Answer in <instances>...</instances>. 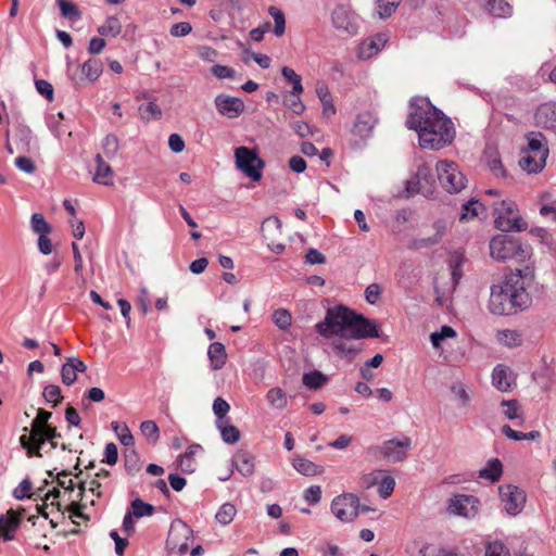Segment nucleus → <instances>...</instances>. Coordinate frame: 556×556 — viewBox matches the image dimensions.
Instances as JSON below:
<instances>
[{
    "label": "nucleus",
    "mask_w": 556,
    "mask_h": 556,
    "mask_svg": "<svg viewBox=\"0 0 556 556\" xmlns=\"http://www.w3.org/2000/svg\"><path fill=\"white\" fill-rule=\"evenodd\" d=\"M406 126L418 132L419 144L424 149L439 150L455 138L452 121L427 98L410 101Z\"/></svg>",
    "instance_id": "f257e3e1"
},
{
    "label": "nucleus",
    "mask_w": 556,
    "mask_h": 556,
    "mask_svg": "<svg viewBox=\"0 0 556 556\" xmlns=\"http://www.w3.org/2000/svg\"><path fill=\"white\" fill-rule=\"evenodd\" d=\"M534 278L533 269L526 266L506 276L502 283L491 287L488 308L494 315H511L525 309L531 304V296L527 291L526 279Z\"/></svg>",
    "instance_id": "f03ea898"
},
{
    "label": "nucleus",
    "mask_w": 556,
    "mask_h": 556,
    "mask_svg": "<svg viewBox=\"0 0 556 556\" xmlns=\"http://www.w3.org/2000/svg\"><path fill=\"white\" fill-rule=\"evenodd\" d=\"M52 414L48 410L39 408L36 418L31 421L30 429L24 428V433L20 437V443L26 450L27 456L41 457L40 451L49 443L50 448L58 446L55 440L61 438L55 427L49 425Z\"/></svg>",
    "instance_id": "7ed1b4c3"
},
{
    "label": "nucleus",
    "mask_w": 556,
    "mask_h": 556,
    "mask_svg": "<svg viewBox=\"0 0 556 556\" xmlns=\"http://www.w3.org/2000/svg\"><path fill=\"white\" fill-rule=\"evenodd\" d=\"M316 332L343 353L348 339V307L338 305L327 309L323 321L316 324Z\"/></svg>",
    "instance_id": "20e7f679"
},
{
    "label": "nucleus",
    "mask_w": 556,
    "mask_h": 556,
    "mask_svg": "<svg viewBox=\"0 0 556 556\" xmlns=\"http://www.w3.org/2000/svg\"><path fill=\"white\" fill-rule=\"evenodd\" d=\"M490 255L493 260L498 262H507L514 260L516 262H525L531 256V248L527 244L510 236V235H496L489 244Z\"/></svg>",
    "instance_id": "39448f33"
},
{
    "label": "nucleus",
    "mask_w": 556,
    "mask_h": 556,
    "mask_svg": "<svg viewBox=\"0 0 556 556\" xmlns=\"http://www.w3.org/2000/svg\"><path fill=\"white\" fill-rule=\"evenodd\" d=\"M494 225L502 231L523 230L527 224L521 219L514 201L503 200L494 203Z\"/></svg>",
    "instance_id": "423d86ee"
},
{
    "label": "nucleus",
    "mask_w": 556,
    "mask_h": 556,
    "mask_svg": "<svg viewBox=\"0 0 556 556\" xmlns=\"http://www.w3.org/2000/svg\"><path fill=\"white\" fill-rule=\"evenodd\" d=\"M235 159L236 166L240 172L253 181L261 180L265 163L254 149L238 147L235 149Z\"/></svg>",
    "instance_id": "0eeeda50"
},
{
    "label": "nucleus",
    "mask_w": 556,
    "mask_h": 556,
    "mask_svg": "<svg viewBox=\"0 0 556 556\" xmlns=\"http://www.w3.org/2000/svg\"><path fill=\"white\" fill-rule=\"evenodd\" d=\"M435 169L440 184L447 192L456 193L466 187V177L455 162L448 160L439 161Z\"/></svg>",
    "instance_id": "6e6552de"
},
{
    "label": "nucleus",
    "mask_w": 556,
    "mask_h": 556,
    "mask_svg": "<svg viewBox=\"0 0 556 556\" xmlns=\"http://www.w3.org/2000/svg\"><path fill=\"white\" fill-rule=\"evenodd\" d=\"M192 541L193 531L186 522L181 520L172 522L166 540V546L170 554H186Z\"/></svg>",
    "instance_id": "1a4fd4ad"
},
{
    "label": "nucleus",
    "mask_w": 556,
    "mask_h": 556,
    "mask_svg": "<svg viewBox=\"0 0 556 556\" xmlns=\"http://www.w3.org/2000/svg\"><path fill=\"white\" fill-rule=\"evenodd\" d=\"M374 125L375 117L369 111L357 114L350 131V148L359 149L365 146L371 136Z\"/></svg>",
    "instance_id": "9d476101"
},
{
    "label": "nucleus",
    "mask_w": 556,
    "mask_h": 556,
    "mask_svg": "<svg viewBox=\"0 0 556 556\" xmlns=\"http://www.w3.org/2000/svg\"><path fill=\"white\" fill-rule=\"evenodd\" d=\"M434 187L435 180L432 170L426 164L420 165L415 177L407 182V191L409 193H420L424 197L431 195L434 191Z\"/></svg>",
    "instance_id": "9b49d317"
},
{
    "label": "nucleus",
    "mask_w": 556,
    "mask_h": 556,
    "mask_svg": "<svg viewBox=\"0 0 556 556\" xmlns=\"http://www.w3.org/2000/svg\"><path fill=\"white\" fill-rule=\"evenodd\" d=\"M480 502L477 497L466 494H456L448 500V513L465 517L473 518L478 515Z\"/></svg>",
    "instance_id": "f8f14e48"
},
{
    "label": "nucleus",
    "mask_w": 556,
    "mask_h": 556,
    "mask_svg": "<svg viewBox=\"0 0 556 556\" xmlns=\"http://www.w3.org/2000/svg\"><path fill=\"white\" fill-rule=\"evenodd\" d=\"M217 113L228 119L239 118L245 111V104L241 98L227 93H218L214 98Z\"/></svg>",
    "instance_id": "ddd939ff"
},
{
    "label": "nucleus",
    "mask_w": 556,
    "mask_h": 556,
    "mask_svg": "<svg viewBox=\"0 0 556 556\" xmlns=\"http://www.w3.org/2000/svg\"><path fill=\"white\" fill-rule=\"evenodd\" d=\"M379 337V329L375 320L350 309V338L366 339Z\"/></svg>",
    "instance_id": "4468645a"
},
{
    "label": "nucleus",
    "mask_w": 556,
    "mask_h": 556,
    "mask_svg": "<svg viewBox=\"0 0 556 556\" xmlns=\"http://www.w3.org/2000/svg\"><path fill=\"white\" fill-rule=\"evenodd\" d=\"M412 447V439L402 435L397 439H392L383 442L380 446L381 455L390 463H399L407 457V452Z\"/></svg>",
    "instance_id": "2eb2a0df"
},
{
    "label": "nucleus",
    "mask_w": 556,
    "mask_h": 556,
    "mask_svg": "<svg viewBox=\"0 0 556 556\" xmlns=\"http://www.w3.org/2000/svg\"><path fill=\"white\" fill-rule=\"evenodd\" d=\"M504 509L511 516L518 515L526 503V494L518 486L507 484L498 489Z\"/></svg>",
    "instance_id": "dca6fc26"
},
{
    "label": "nucleus",
    "mask_w": 556,
    "mask_h": 556,
    "mask_svg": "<svg viewBox=\"0 0 556 556\" xmlns=\"http://www.w3.org/2000/svg\"><path fill=\"white\" fill-rule=\"evenodd\" d=\"M389 39L388 31H381L363 39L355 51L357 59L366 61L376 56L386 47Z\"/></svg>",
    "instance_id": "f3484780"
},
{
    "label": "nucleus",
    "mask_w": 556,
    "mask_h": 556,
    "mask_svg": "<svg viewBox=\"0 0 556 556\" xmlns=\"http://www.w3.org/2000/svg\"><path fill=\"white\" fill-rule=\"evenodd\" d=\"M538 127L546 130H556V102L549 101L539 105L534 113Z\"/></svg>",
    "instance_id": "a211bd4d"
},
{
    "label": "nucleus",
    "mask_w": 556,
    "mask_h": 556,
    "mask_svg": "<svg viewBox=\"0 0 556 556\" xmlns=\"http://www.w3.org/2000/svg\"><path fill=\"white\" fill-rule=\"evenodd\" d=\"M22 514L10 509L0 516V539L11 541L15 538V533L20 528Z\"/></svg>",
    "instance_id": "6ab92c4d"
},
{
    "label": "nucleus",
    "mask_w": 556,
    "mask_h": 556,
    "mask_svg": "<svg viewBox=\"0 0 556 556\" xmlns=\"http://www.w3.org/2000/svg\"><path fill=\"white\" fill-rule=\"evenodd\" d=\"M492 383L501 392H508L515 384V375L509 367L500 364L493 369Z\"/></svg>",
    "instance_id": "aec40b11"
},
{
    "label": "nucleus",
    "mask_w": 556,
    "mask_h": 556,
    "mask_svg": "<svg viewBox=\"0 0 556 556\" xmlns=\"http://www.w3.org/2000/svg\"><path fill=\"white\" fill-rule=\"evenodd\" d=\"M231 467L243 477H251L255 471V457L250 452L240 450L232 456Z\"/></svg>",
    "instance_id": "412c9836"
},
{
    "label": "nucleus",
    "mask_w": 556,
    "mask_h": 556,
    "mask_svg": "<svg viewBox=\"0 0 556 556\" xmlns=\"http://www.w3.org/2000/svg\"><path fill=\"white\" fill-rule=\"evenodd\" d=\"M87 370L86 364L77 357H68L61 368L62 382L72 386L77 380L78 372Z\"/></svg>",
    "instance_id": "4be33fe9"
},
{
    "label": "nucleus",
    "mask_w": 556,
    "mask_h": 556,
    "mask_svg": "<svg viewBox=\"0 0 556 556\" xmlns=\"http://www.w3.org/2000/svg\"><path fill=\"white\" fill-rule=\"evenodd\" d=\"M527 147L522 150H526L530 153H534L535 155L547 159L548 156V148L547 140L542 132L531 131L527 136Z\"/></svg>",
    "instance_id": "5701e85b"
},
{
    "label": "nucleus",
    "mask_w": 556,
    "mask_h": 556,
    "mask_svg": "<svg viewBox=\"0 0 556 556\" xmlns=\"http://www.w3.org/2000/svg\"><path fill=\"white\" fill-rule=\"evenodd\" d=\"M96 169L93 174V181L103 186H111L114 181V172L111 166L104 162L101 154L94 157Z\"/></svg>",
    "instance_id": "b1692460"
},
{
    "label": "nucleus",
    "mask_w": 556,
    "mask_h": 556,
    "mask_svg": "<svg viewBox=\"0 0 556 556\" xmlns=\"http://www.w3.org/2000/svg\"><path fill=\"white\" fill-rule=\"evenodd\" d=\"M350 507L353 508V511L350 514V521L353 519L361 518L363 516H368L371 520H377L382 515L378 511L377 508L361 504L359 498L350 493Z\"/></svg>",
    "instance_id": "393cba45"
},
{
    "label": "nucleus",
    "mask_w": 556,
    "mask_h": 556,
    "mask_svg": "<svg viewBox=\"0 0 556 556\" xmlns=\"http://www.w3.org/2000/svg\"><path fill=\"white\" fill-rule=\"evenodd\" d=\"M520 167L529 174L540 173L546 165V159L530 153L526 150L521 151L519 160Z\"/></svg>",
    "instance_id": "a878e982"
},
{
    "label": "nucleus",
    "mask_w": 556,
    "mask_h": 556,
    "mask_svg": "<svg viewBox=\"0 0 556 556\" xmlns=\"http://www.w3.org/2000/svg\"><path fill=\"white\" fill-rule=\"evenodd\" d=\"M207 356L210 359V364L212 369L219 370L222 369L227 361V353L225 345L220 342H213L210 344L207 350Z\"/></svg>",
    "instance_id": "bb28decb"
},
{
    "label": "nucleus",
    "mask_w": 556,
    "mask_h": 556,
    "mask_svg": "<svg viewBox=\"0 0 556 556\" xmlns=\"http://www.w3.org/2000/svg\"><path fill=\"white\" fill-rule=\"evenodd\" d=\"M201 450V445L192 444L188 451L177 458L178 468L186 473H192L195 470L194 455Z\"/></svg>",
    "instance_id": "cd10ccee"
},
{
    "label": "nucleus",
    "mask_w": 556,
    "mask_h": 556,
    "mask_svg": "<svg viewBox=\"0 0 556 556\" xmlns=\"http://www.w3.org/2000/svg\"><path fill=\"white\" fill-rule=\"evenodd\" d=\"M294 469L303 476L313 477L324 472L323 466H319L304 457L296 456L293 459Z\"/></svg>",
    "instance_id": "c85d7f7f"
},
{
    "label": "nucleus",
    "mask_w": 556,
    "mask_h": 556,
    "mask_svg": "<svg viewBox=\"0 0 556 556\" xmlns=\"http://www.w3.org/2000/svg\"><path fill=\"white\" fill-rule=\"evenodd\" d=\"M266 401L271 408L282 410L288 405L287 393L278 387L270 388L266 393Z\"/></svg>",
    "instance_id": "c756f323"
},
{
    "label": "nucleus",
    "mask_w": 556,
    "mask_h": 556,
    "mask_svg": "<svg viewBox=\"0 0 556 556\" xmlns=\"http://www.w3.org/2000/svg\"><path fill=\"white\" fill-rule=\"evenodd\" d=\"M450 225V222L445 218H440L435 220L432 225V229L434 230V233L428 238H424L420 240L421 244L424 247H429L437 244L441 241L443 236L445 235L447 227Z\"/></svg>",
    "instance_id": "7c9ffc66"
},
{
    "label": "nucleus",
    "mask_w": 556,
    "mask_h": 556,
    "mask_svg": "<svg viewBox=\"0 0 556 556\" xmlns=\"http://www.w3.org/2000/svg\"><path fill=\"white\" fill-rule=\"evenodd\" d=\"M216 427L220 432L225 443L233 444L240 440V431L237 427L229 424V419L216 421Z\"/></svg>",
    "instance_id": "2f4dec72"
},
{
    "label": "nucleus",
    "mask_w": 556,
    "mask_h": 556,
    "mask_svg": "<svg viewBox=\"0 0 556 556\" xmlns=\"http://www.w3.org/2000/svg\"><path fill=\"white\" fill-rule=\"evenodd\" d=\"M281 75L287 83L292 85V89L289 91V96H301L303 93L304 88L302 85V78L299 74L295 73L294 70L288 66H283L281 68Z\"/></svg>",
    "instance_id": "473e14b6"
},
{
    "label": "nucleus",
    "mask_w": 556,
    "mask_h": 556,
    "mask_svg": "<svg viewBox=\"0 0 556 556\" xmlns=\"http://www.w3.org/2000/svg\"><path fill=\"white\" fill-rule=\"evenodd\" d=\"M503 472V466L500 459L493 458L488 462L486 466L479 471V477L491 482L497 481Z\"/></svg>",
    "instance_id": "72a5a7b5"
},
{
    "label": "nucleus",
    "mask_w": 556,
    "mask_h": 556,
    "mask_svg": "<svg viewBox=\"0 0 556 556\" xmlns=\"http://www.w3.org/2000/svg\"><path fill=\"white\" fill-rule=\"evenodd\" d=\"M485 8L490 14L496 17H509L513 14L511 5L505 0H485Z\"/></svg>",
    "instance_id": "f704fd0d"
},
{
    "label": "nucleus",
    "mask_w": 556,
    "mask_h": 556,
    "mask_svg": "<svg viewBox=\"0 0 556 556\" xmlns=\"http://www.w3.org/2000/svg\"><path fill=\"white\" fill-rule=\"evenodd\" d=\"M60 497H61V491L59 489H56L55 486L52 489V490H49L45 495H43V504L42 505H37V510L38 513L45 517V518H48V513H47V507L50 505V506H55L58 508V510H61V504H60Z\"/></svg>",
    "instance_id": "c9c22d12"
},
{
    "label": "nucleus",
    "mask_w": 556,
    "mask_h": 556,
    "mask_svg": "<svg viewBox=\"0 0 556 556\" xmlns=\"http://www.w3.org/2000/svg\"><path fill=\"white\" fill-rule=\"evenodd\" d=\"M450 391L459 408H466L469 406L471 401L470 393L463 382H454L451 386Z\"/></svg>",
    "instance_id": "e433bc0d"
},
{
    "label": "nucleus",
    "mask_w": 556,
    "mask_h": 556,
    "mask_svg": "<svg viewBox=\"0 0 556 556\" xmlns=\"http://www.w3.org/2000/svg\"><path fill=\"white\" fill-rule=\"evenodd\" d=\"M101 477L108 478L109 472L103 470L102 472L97 473V477L91 479L89 482H84L79 488L77 496L80 498L86 497V491H89L92 495L101 497V483L99 481V478Z\"/></svg>",
    "instance_id": "4c0bfd02"
},
{
    "label": "nucleus",
    "mask_w": 556,
    "mask_h": 556,
    "mask_svg": "<svg viewBox=\"0 0 556 556\" xmlns=\"http://www.w3.org/2000/svg\"><path fill=\"white\" fill-rule=\"evenodd\" d=\"M496 339L501 344L506 345L508 348H516L521 345L522 343L521 333L517 330L511 329H504L497 331Z\"/></svg>",
    "instance_id": "58836bf2"
},
{
    "label": "nucleus",
    "mask_w": 556,
    "mask_h": 556,
    "mask_svg": "<svg viewBox=\"0 0 556 556\" xmlns=\"http://www.w3.org/2000/svg\"><path fill=\"white\" fill-rule=\"evenodd\" d=\"M395 485V479L382 471L377 484V492L381 498L387 500L393 494Z\"/></svg>",
    "instance_id": "ea45409f"
},
{
    "label": "nucleus",
    "mask_w": 556,
    "mask_h": 556,
    "mask_svg": "<svg viewBox=\"0 0 556 556\" xmlns=\"http://www.w3.org/2000/svg\"><path fill=\"white\" fill-rule=\"evenodd\" d=\"M111 428L123 445L134 446V435L131 434L128 426L125 422L112 421Z\"/></svg>",
    "instance_id": "a19ab883"
},
{
    "label": "nucleus",
    "mask_w": 556,
    "mask_h": 556,
    "mask_svg": "<svg viewBox=\"0 0 556 556\" xmlns=\"http://www.w3.org/2000/svg\"><path fill=\"white\" fill-rule=\"evenodd\" d=\"M316 94L323 104L324 114H326V115L334 114L336 111H334V106L331 102V96H330L328 86L325 83L317 84Z\"/></svg>",
    "instance_id": "79ce46f5"
},
{
    "label": "nucleus",
    "mask_w": 556,
    "mask_h": 556,
    "mask_svg": "<svg viewBox=\"0 0 556 556\" xmlns=\"http://www.w3.org/2000/svg\"><path fill=\"white\" fill-rule=\"evenodd\" d=\"M268 14L273 17L274 23H275L273 33L275 34V36L281 37L286 31L285 13L282 12L281 9L271 5L268 8Z\"/></svg>",
    "instance_id": "37998d69"
},
{
    "label": "nucleus",
    "mask_w": 556,
    "mask_h": 556,
    "mask_svg": "<svg viewBox=\"0 0 556 556\" xmlns=\"http://www.w3.org/2000/svg\"><path fill=\"white\" fill-rule=\"evenodd\" d=\"M81 74L89 81H96L102 74L101 62L94 59H89L81 65Z\"/></svg>",
    "instance_id": "c03bdc74"
},
{
    "label": "nucleus",
    "mask_w": 556,
    "mask_h": 556,
    "mask_svg": "<svg viewBox=\"0 0 556 556\" xmlns=\"http://www.w3.org/2000/svg\"><path fill=\"white\" fill-rule=\"evenodd\" d=\"M331 513L341 521H346L348 519V496L346 494H340L336 496L330 505Z\"/></svg>",
    "instance_id": "a18cd8bd"
},
{
    "label": "nucleus",
    "mask_w": 556,
    "mask_h": 556,
    "mask_svg": "<svg viewBox=\"0 0 556 556\" xmlns=\"http://www.w3.org/2000/svg\"><path fill=\"white\" fill-rule=\"evenodd\" d=\"M121 31L122 25L115 16H109L98 28V33L104 37H116Z\"/></svg>",
    "instance_id": "49530a36"
},
{
    "label": "nucleus",
    "mask_w": 556,
    "mask_h": 556,
    "mask_svg": "<svg viewBox=\"0 0 556 556\" xmlns=\"http://www.w3.org/2000/svg\"><path fill=\"white\" fill-rule=\"evenodd\" d=\"M138 111L141 119L146 122H149L151 119H160L162 117V111L160 106L156 104L155 100L141 104Z\"/></svg>",
    "instance_id": "de8ad7c7"
},
{
    "label": "nucleus",
    "mask_w": 556,
    "mask_h": 556,
    "mask_svg": "<svg viewBox=\"0 0 556 556\" xmlns=\"http://www.w3.org/2000/svg\"><path fill=\"white\" fill-rule=\"evenodd\" d=\"M236 514H237L236 506L231 503H225L217 510L215 518H216V521L218 523H220L222 526H227L233 520Z\"/></svg>",
    "instance_id": "09e8293b"
},
{
    "label": "nucleus",
    "mask_w": 556,
    "mask_h": 556,
    "mask_svg": "<svg viewBox=\"0 0 556 556\" xmlns=\"http://www.w3.org/2000/svg\"><path fill=\"white\" fill-rule=\"evenodd\" d=\"M130 507H131L130 513L136 518L152 516L154 513V506L149 503L143 502L141 498H135L134 501H131Z\"/></svg>",
    "instance_id": "8fccbe9b"
},
{
    "label": "nucleus",
    "mask_w": 556,
    "mask_h": 556,
    "mask_svg": "<svg viewBox=\"0 0 556 556\" xmlns=\"http://www.w3.org/2000/svg\"><path fill=\"white\" fill-rule=\"evenodd\" d=\"M332 24L338 29H348V9L344 4H338L331 12Z\"/></svg>",
    "instance_id": "3c124183"
},
{
    "label": "nucleus",
    "mask_w": 556,
    "mask_h": 556,
    "mask_svg": "<svg viewBox=\"0 0 556 556\" xmlns=\"http://www.w3.org/2000/svg\"><path fill=\"white\" fill-rule=\"evenodd\" d=\"M119 150V140L118 138L113 135H106L105 138L102 141V151L104 156L108 159H113L117 155Z\"/></svg>",
    "instance_id": "603ef678"
},
{
    "label": "nucleus",
    "mask_w": 556,
    "mask_h": 556,
    "mask_svg": "<svg viewBox=\"0 0 556 556\" xmlns=\"http://www.w3.org/2000/svg\"><path fill=\"white\" fill-rule=\"evenodd\" d=\"M501 405L504 408L503 414L508 419H510V420L520 419L521 421L523 420L522 412H521L518 401H516V400L502 401Z\"/></svg>",
    "instance_id": "864d4df0"
},
{
    "label": "nucleus",
    "mask_w": 556,
    "mask_h": 556,
    "mask_svg": "<svg viewBox=\"0 0 556 556\" xmlns=\"http://www.w3.org/2000/svg\"><path fill=\"white\" fill-rule=\"evenodd\" d=\"M401 3V0H377V13L380 18L390 17Z\"/></svg>",
    "instance_id": "5fc2aeb1"
},
{
    "label": "nucleus",
    "mask_w": 556,
    "mask_h": 556,
    "mask_svg": "<svg viewBox=\"0 0 556 556\" xmlns=\"http://www.w3.org/2000/svg\"><path fill=\"white\" fill-rule=\"evenodd\" d=\"M325 382L326 377L317 370L304 374L303 376V384L311 390L319 389Z\"/></svg>",
    "instance_id": "6e6d98bb"
},
{
    "label": "nucleus",
    "mask_w": 556,
    "mask_h": 556,
    "mask_svg": "<svg viewBox=\"0 0 556 556\" xmlns=\"http://www.w3.org/2000/svg\"><path fill=\"white\" fill-rule=\"evenodd\" d=\"M140 431L151 443H156L160 438L159 427L153 420L141 422Z\"/></svg>",
    "instance_id": "4d7b16f0"
},
{
    "label": "nucleus",
    "mask_w": 556,
    "mask_h": 556,
    "mask_svg": "<svg viewBox=\"0 0 556 556\" xmlns=\"http://www.w3.org/2000/svg\"><path fill=\"white\" fill-rule=\"evenodd\" d=\"M456 337V331L450 326H443L440 331L432 332L430 341L434 349H439L442 341Z\"/></svg>",
    "instance_id": "13d9d810"
},
{
    "label": "nucleus",
    "mask_w": 556,
    "mask_h": 556,
    "mask_svg": "<svg viewBox=\"0 0 556 556\" xmlns=\"http://www.w3.org/2000/svg\"><path fill=\"white\" fill-rule=\"evenodd\" d=\"M31 229L38 233V236H42L51 231V226L47 223L43 215L34 213L31 215Z\"/></svg>",
    "instance_id": "bf43d9fd"
},
{
    "label": "nucleus",
    "mask_w": 556,
    "mask_h": 556,
    "mask_svg": "<svg viewBox=\"0 0 556 556\" xmlns=\"http://www.w3.org/2000/svg\"><path fill=\"white\" fill-rule=\"evenodd\" d=\"M273 321L279 329L286 330L290 327L292 317L287 309L279 308L274 312Z\"/></svg>",
    "instance_id": "052dcab7"
},
{
    "label": "nucleus",
    "mask_w": 556,
    "mask_h": 556,
    "mask_svg": "<svg viewBox=\"0 0 556 556\" xmlns=\"http://www.w3.org/2000/svg\"><path fill=\"white\" fill-rule=\"evenodd\" d=\"M483 205L479 201H469L463 205L460 220H467L479 215Z\"/></svg>",
    "instance_id": "680f3d73"
},
{
    "label": "nucleus",
    "mask_w": 556,
    "mask_h": 556,
    "mask_svg": "<svg viewBox=\"0 0 556 556\" xmlns=\"http://www.w3.org/2000/svg\"><path fill=\"white\" fill-rule=\"evenodd\" d=\"M42 395L48 403H52L53 406L62 402L63 396L61 388L56 384H49L45 387Z\"/></svg>",
    "instance_id": "e2e57ef3"
},
{
    "label": "nucleus",
    "mask_w": 556,
    "mask_h": 556,
    "mask_svg": "<svg viewBox=\"0 0 556 556\" xmlns=\"http://www.w3.org/2000/svg\"><path fill=\"white\" fill-rule=\"evenodd\" d=\"M230 410V405L223 399L216 397L213 402V412L216 416V421L227 420V414Z\"/></svg>",
    "instance_id": "0e129e2a"
},
{
    "label": "nucleus",
    "mask_w": 556,
    "mask_h": 556,
    "mask_svg": "<svg viewBox=\"0 0 556 556\" xmlns=\"http://www.w3.org/2000/svg\"><path fill=\"white\" fill-rule=\"evenodd\" d=\"M285 105L292 111V113L296 115H301L304 113L306 106L301 100V96H289V93L286 96Z\"/></svg>",
    "instance_id": "69168bd1"
},
{
    "label": "nucleus",
    "mask_w": 556,
    "mask_h": 556,
    "mask_svg": "<svg viewBox=\"0 0 556 556\" xmlns=\"http://www.w3.org/2000/svg\"><path fill=\"white\" fill-rule=\"evenodd\" d=\"M61 14L67 18H79L80 13L77 5L66 0H56Z\"/></svg>",
    "instance_id": "338daca9"
},
{
    "label": "nucleus",
    "mask_w": 556,
    "mask_h": 556,
    "mask_svg": "<svg viewBox=\"0 0 556 556\" xmlns=\"http://www.w3.org/2000/svg\"><path fill=\"white\" fill-rule=\"evenodd\" d=\"M484 556H510V553L502 542L494 541L486 545Z\"/></svg>",
    "instance_id": "774afa93"
}]
</instances>
